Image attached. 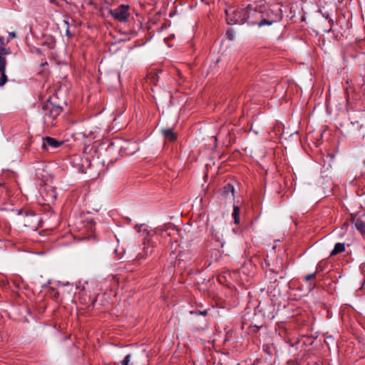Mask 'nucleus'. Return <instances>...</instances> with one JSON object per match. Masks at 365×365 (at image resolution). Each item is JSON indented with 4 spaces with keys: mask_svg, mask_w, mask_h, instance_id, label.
Returning <instances> with one entry per match:
<instances>
[{
    "mask_svg": "<svg viewBox=\"0 0 365 365\" xmlns=\"http://www.w3.org/2000/svg\"><path fill=\"white\" fill-rule=\"evenodd\" d=\"M151 252H152V247L149 245L145 244V247H143V254L140 253L139 255H140L141 258H144V257H147Z\"/></svg>",
    "mask_w": 365,
    "mask_h": 365,
    "instance_id": "nucleus-10",
    "label": "nucleus"
},
{
    "mask_svg": "<svg viewBox=\"0 0 365 365\" xmlns=\"http://www.w3.org/2000/svg\"><path fill=\"white\" fill-rule=\"evenodd\" d=\"M0 53L1 55H7V54L10 53V51H9V49L5 48V46H4L2 48H0Z\"/></svg>",
    "mask_w": 365,
    "mask_h": 365,
    "instance_id": "nucleus-13",
    "label": "nucleus"
},
{
    "mask_svg": "<svg viewBox=\"0 0 365 365\" xmlns=\"http://www.w3.org/2000/svg\"><path fill=\"white\" fill-rule=\"evenodd\" d=\"M131 355L128 354L125 359L122 361L121 365H129V363L130 361Z\"/></svg>",
    "mask_w": 365,
    "mask_h": 365,
    "instance_id": "nucleus-11",
    "label": "nucleus"
},
{
    "mask_svg": "<svg viewBox=\"0 0 365 365\" xmlns=\"http://www.w3.org/2000/svg\"><path fill=\"white\" fill-rule=\"evenodd\" d=\"M226 34L227 36V38L230 41L234 39L235 34H234V31L232 29H228Z\"/></svg>",
    "mask_w": 365,
    "mask_h": 365,
    "instance_id": "nucleus-12",
    "label": "nucleus"
},
{
    "mask_svg": "<svg viewBox=\"0 0 365 365\" xmlns=\"http://www.w3.org/2000/svg\"><path fill=\"white\" fill-rule=\"evenodd\" d=\"M43 116L44 123L50 127L55 125V120L61 113V108L47 102L43 107Z\"/></svg>",
    "mask_w": 365,
    "mask_h": 365,
    "instance_id": "nucleus-1",
    "label": "nucleus"
},
{
    "mask_svg": "<svg viewBox=\"0 0 365 365\" xmlns=\"http://www.w3.org/2000/svg\"><path fill=\"white\" fill-rule=\"evenodd\" d=\"M314 277H315V274H308V275L306 276V280L309 281V280L313 279Z\"/></svg>",
    "mask_w": 365,
    "mask_h": 365,
    "instance_id": "nucleus-14",
    "label": "nucleus"
},
{
    "mask_svg": "<svg viewBox=\"0 0 365 365\" xmlns=\"http://www.w3.org/2000/svg\"><path fill=\"white\" fill-rule=\"evenodd\" d=\"M345 250V245L344 243H336L334 248L330 253V256H334L339 253H341Z\"/></svg>",
    "mask_w": 365,
    "mask_h": 365,
    "instance_id": "nucleus-6",
    "label": "nucleus"
},
{
    "mask_svg": "<svg viewBox=\"0 0 365 365\" xmlns=\"http://www.w3.org/2000/svg\"><path fill=\"white\" fill-rule=\"evenodd\" d=\"M63 23L67 24V23H68V21H66V20H64V21H63Z\"/></svg>",
    "mask_w": 365,
    "mask_h": 365,
    "instance_id": "nucleus-22",
    "label": "nucleus"
},
{
    "mask_svg": "<svg viewBox=\"0 0 365 365\" xmlns=\"http://www.w3.org/2000/svg\"><path fill=\"white\" fill-rule=\"evenodd\" d=\"M53 0H51V2H53Z\"/></svg>",
    "mask_w": 365,
    "mask_h": 365,
    "instance_id": "nucleus-25",
    "label": "nucleus"
},
{
    "mask_svg": "<svg viewBox=\"0 0 365 365\" xmlns=\"http://www.w3.org/2000/svg\"><path fill=\"white\" fill-rule=\"evenodd\" d=\"M232 216L234 219L235 223L239 224V222H240V209H239L238 206H237V205L234 206Z\"/></svg>",
    "mask_w": 365,
    "mask_h": 365,
    "instance_id": "nucleus-7",
    "label": "nucleus"
},
{
    "mask_svg": "<svg viewBox=\"0 0 365 365\" xmlns=\"http://www.w3.org/2000/svg\"><path fill=\"white\" fill-rule=\"evenodd\" d=\"M6 61L5 57L0 55V86H4L7 81L5 73Z\"/></svg>",
    "mask_w": 365,
    "mask_h": 365,
    "instance_id": "nucleus-4",
    "label": "nucleus"
},
{
    "mask_svg": "<svg viewBox=\"0 0 365 365\" xmlns=\"http://www.w3.org/2000/svg\"><path fill=\"white\" fill-rule=\"evenodd\" d=\"M304 20H305L304 17V16H302V21H304Z\"/></svg>",
    "mask_w": 365,
    "mask_h": 365,
    "instance_id": "nucleus-21",
    "label": "nucleus"
},
{
    "mask_svg": "<svg viewBox=\"0 0 365 365\" xmlns=\"http://www.w3.org/2000/svg\"><path fill=\"white\" fill-rule=\"evenodd\" d=\"M355 227L363 235H365V223L362 220H356Z\"/></svg>",
    "mask_w": 365,
    "mask_h": 365,
    "instance_id": "nucleus-8",
    "label": "nucleus"
},
{
    "mask_svg": "<svg viewBox=\"0 0 365 365\" xmlns=\"http://www.w3.org/2000/svg\"><path fill=\"white\" fill-rule=\"evenodd\" d=\"M162 132L166 140L175 141L177 138L176 133L172 129H163Z\"/></svg>",
    "mask_w": 365,
    "mask_h": 365,
    "instance_id": "nucleus-5",
    "label": "nucleus"
},
{
    "mask_svg": "<svg viewBox=\"0 0 365 365\" xmlns=\"http://www.w3.org/2000/svg\"><path fill=\"white\" fill-rule=\"evenodd\" d=\"M9 36L12 38L16 37V34L14 32H10Z\"/></svg>",
    "mask_w": 365,
    "mask_h": 365,
    "instance_id": "nucleus-18",
    "label": "nucleus"
},
{
    "mask_svg": "<svg viewBox=\"0 0 365 365\" xmlns=\"http://www.w3.org/2000/svg\"><path fill=\"white\" fill-rule=\"evenodd\" d=\"M130 6L125 4H121L115 9H109L106 11L108 14L113 16L114 20L119 21H125L128 20L129 16Z\"/></svg>",
    "mask_w": 365,
    "mask_h": 365,
    "instance_id": "nucleus-2",
    "label": "nucleus"
},
{
    "mask_svg": "<svg viewBox=\"0 0 365 365\" xmlns=\"http://www.w3.org/2000/svg\"><path fill=\"white\" fill-rule=\"evenodd\" d=\"M71 25H72V26H77L78 24H71Z\"/></svg>",
    "mask_w": 365,
    "mask_h": 365,
    "instance_id": "nucleus-24",
    "label": "nucleus"
},
{
    "mask_svg": "<svg viewBox=\"0 0 365 365\" xmlns=\"http://www.w3.org/2000/svg\"><path fill=\"white\" fill-rule=\"evenodd\" d=\"M223 194L229 195H230L232 197H234V187L231 184H227L224 187Z\"/></svg>",
    "mask_w": 365,
    "mask_h": 365,
    "instance_id": "nucleus-9",
    "label": "nucleus"
},
{
    "mask_svg": "<svg viewBox=\"0 0 365 365\" xmlns=\"http://www.w3.org/2000/svg\"><path fill=\"white\" fill-rule=\"evenodd\" d=\"M62 143V141L57 140L51 137H46L42 139L41 148L46 150H53L58 148Z\"/></svg>",
    "mask_w": 365,
    "mask_h": 365,
    "instance_id": "nucleus-3",
    "label": "nucleus"
},
{
    "mask_svg": "<svg viewBox=\"0 0 365 365\" xmlns=\"http://www.w3.org/2000/svg\"><path fill=\"white\" fill-rule=\"evenodd\" d=\"M66 34H67L68 36H69V35H70V34H69V26H68V28L66 29Z\"/></svg>",
    "mask_w": 365,
    "mask_h": 365,
    "instance_id": "nucleus-19",
    "label": "nucleus"
},
{
    "mask_svg": "<svg viewBox=\"0 0 365 365\" xmlns=\"http://www.w3.org/2000/svg\"><path fill=\"white\" fill-rule=\"evenodd\" d=\"M259 23H263V24H265V23H273V21H269V20H267V19H264Z\"/></svg>",
    "mask_w": 365,
    "mask_h": 365,
    "instance_id": "nucleus-16",
    "label": "nucleus"
},
{
    "mask_svg": "<svg viewBox=\"0 0 365 365\" xmlns=\"http://www.w3.org/2000/svg\"><path fill=\"white\" fill-rule=\"evenodd\" d=\"M201 314H203V315L206 314V312H201Z\"/></svg>",
    "mask_w": 365,
    "mask_h": 365,
    "instance_id": "nucleus-20",
    "label": "nucleus"
},
{
    "mask_svg": "<svg viewBox=\"0 0 365 365\" xmlns=\"http://www.w3.org/2000/svg\"><path fill=\"white\" fill-rule=\"evenodd\" d=\"M4 46H5L4 39V38L0 37V48L4 47Z\"/></svg>",
    "mask_w": 365,
    "mask_h": 365,
    "instance_id": "nucleus-15",
    "label": "nucleus"
},
{
    "mask_svg": "<svg viewBox=\"0 0 365 365\" xmlns=\"http://www.w3.org/2000/svg\"><path fill=\"white\" fill-rule=\"evenodd\" d=\"M352 124H353L354 125H356L357 127H359L360 128H362V125H360V124H359V123L358 121H356V122H354V123H352Z\"/></svg>",
    "mask_w": 365,
    "mask_h": 365,
    "instance_id": "nucleus-17",
    "label": "nucleus"
},
{
    "mask_svg": "<svg viewBox=\"0 0 365 365\" xmlns=\"http://www.w3.org/2000/svg\"><path fill=\"white\" fill-rule=\"evenodd\" d=\"M330 30H331V28H329V29H327V31H329Z\"/></svg>",
    "mask_w": 365,
    "mask_h": 365,
    "instance_id": "nucleus-23",
    "label": "nucleus"
}]
</instances>
